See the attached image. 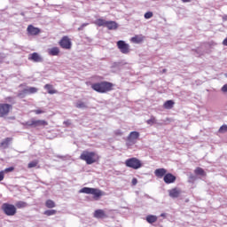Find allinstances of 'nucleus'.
Listing matches in <instances>:
<instances>
[{
    "label": "nucleus",
    "mask_w": 227,
    "mask_h": 227,
    "mask_svg": "<svg viewBox=\"0 0 227 227\" xmlns=\"http://www.w3.org/2000/svg\"><path fill=\"white\" fill-rule=\"evenodd\" d=\"M139 138V132L131 131L127 139L128 146H132V145H136V141Z\"/></svg>",
    "instance_id": "8"
},
{
    "label": "nucleus",
    "mask_w": 227,
    "mask_h": 227,
    "mask_svg": "<svg viewBox=\"0 0 227 227\" xmlns=\"http://www.w3.org/2000/svg\"><path fill=\"white\" fill-rule=\"evenodd\" d=\"M163 180L165 184H175L176 182V176L171 173H168L164 176Z\"/></svg>",
    "instance_id": "13"
},
{
    "label": "nucleus",
    "mask_w": 227,
    "mask_h": 227,
    "mask_svg": "<svg viewBox=\"0 0 227 227\" xmlns=\"http://www.w3.org/2000/svg\"><path fill=\"white\" fill-rule=\"evenodd\" d=\"M106 27H107V29H109L110 31L118 29V23H116L115 21H106Z\"/></svg>",
    "instance_id": "17"
},
{
    "label": "nucleus",
    "mask_w": 227,
    "mask_h": 227,
    "mask_svg": "<svg viewBox=\"0 0 227 227\" xmlns=\"http://www.w3.org/2000/svg\"><path fill=\"white\" fill-rule=\"evenodd\" d=\"M34 113H35V114H43L45 112L43 110H35Z\"/></svg>",
    "instance_id": "42"
},
{
    "label": "nucleus",
    "mask_w": 227,
    "mask_h": 227,
    "mask_svg": "<svg viewBox=\"0 0 227 227\" xmlns=\"http://www.w3.org/2000/svg\"><path fill=\"white\" fill-rule=\"evenodd\" d=\"M2 210L5 215H15L17 214V207L13 204L4 203L2 205Z\"/></svg>",
    "instance_id": "5"
},
{
    "label": "nucleus",
    "mask_w": 227,
    "mask_h": 227,
    "mask_svg": "<svg viewBox=\"0 0 227 227\" xmlns=\"http://www.w3.org/2000/svg\"><path fill=\"white\" fill-rule=\"evenodd\" d=\"M131 42H133V43H139L141 42V39L137 36H135L131 38Z\"/></svg>",
    "instance_id": "36"
},
{
    "label": "nucleus",
    "mask_w": 227,
    "mask_h": 227,
    "mask_svg": "<svg viewBox=\"0 0 227 227\" xmlns=\"http://www.w3.org/2000/svg\"><path fill=\"white\" fill-rule=\"evenodd\" d=\"M59 45L62 49H72V42H70V38H68V36H64L60 40Z\"/></svg>",
    "instance_id": "11"
},
{
    "label": "nucleus",
    "mask_w": 227,
    "mask_h": 227,
    "mask_svg": "<svg viewBox=\"0 0 227 227\" xmlns=\"http://www.w3.org/2000/svg\"><path fill=\"white\" fill-rule=\"evenodd\" d=\"M164 108L165 109H173V106H175L174 100H168L164 103Z\"/></svg>",
    "instance_id": "22"
},
{
    "label": "nucleus",
    "mask_w": 227,
    "mask_h": 227,
    "mask_svg": "<svg viewBox=\"0 0 227 227\" xmlns=\"http://www.w3.org/2000/svg\"><path fill=\"white\" fill-rule=\"evenodd\" d=\"M79 192L82 194H92L94 198H100V196H102V191L97 188L83 187Z\"/></svg>",
    "instance_id": "4"
},
{
    "label": "nucleus",
    "mask_w": 227,
    "mask_h": 227,
    "mask_svg": "<svg viewBox=\"0 0 227 227\" xmlns=\"http://www.w3.org/2000/svg\"><path fill=\"white\" fill-rule=\"evenodd\" d=\"M27 127H45L49 125V123L44 120H31L25 122Z\"/></svg>",
    "instance_id": "6"
},
{
    "label": "nucleus",
    "mask_w": 227,
    "mask_h": 227,
    "mask_svg": "<svg viewBox=\"0 0 227 227\" xmlns=\"http://www.w3.org/2000/svg\"><path fill=\"white\" fill-rule=\"evenodd\" d=\"M145 221H147L149 224H153V223H157V215H148Z\"/></svg>",
    "instance_id": "21"
},
{
    "label": "nucleus",
    "mask_w": 227,
    "mask_h": 227,
    "mask_svg": "<svg viewBox=\"0 0 227 227\" xmlns=\"http://www.w3.org/2000/svg\"><path fill=\"white\" fill-rule=\"evenodd\" d=\"M25 92L27 93V95H32L33 93H37L38 89H36V87H29L25 89Z\"/></svg>",
    "instance_id": "24"
},
{
    "label": "nucleus",
    "mask_w": 227,
    "mask_h": 227,
    "mask_svg": "<svg viewBox=\"0 0 227 227\" xmlns=\"http://www.w3.org/2000/svg\"><path fill=\"white\" fill-rule=\"evenodd\" d=\"M223 20H227V15L223 16Z\"/></svg>",
    "instance_id": "48"
},
{
    "label": "nucleus",
    "mask_w": 227,
    "mask_h": 227,
    "mask_svg": "<svg viewBox=\"0 0 227 227\" xmlns=\"http://www.w3.org/2000/svg\"><path fill=\"white\" fill-rule=\"evenodd\" d=\"M4 180V171H0V182H3Z\"/></svg>",
    "instance_id": "39"
},
{
    "label": "nucleus",
    "mask_w": 227,
    "mask_h": 227,
    "mask_svg": "<svg viewBox=\"0 0 227 227\" xmlns=\"http://www.w3.org/2000/svg\"><path fill=\"white\" fill-rule=\"evenodd\" d=\"M116 136H121V130L118 129L115 131Z\"/></svg>",
    "instance_id": "45"
},
{
    "label": "nucleus",
    "mask_w": 227,
    "mask_h": 227,
    "mask_svg": "<svg viewBox=\"0 0 227 227\" xmlns=\"http://www.w3.org/2000/svg\"><path fill=\"white\" fill-rule=\"evenodd\" d=\"M12 142V138L11 137H6L4 138L1 143H0V146L1 148H4V150H6V148H8V146H10V143Z\"/></svg>",
    "instance_id": "18"
},
{
    "label": "nucleus",
    "mask_w": 227,
    "mask_h": 227,
    "mask_svg": "<svg viewBox=\"0 0 227 227\" xmlns=\"http://www.w3.org/2000/svg\"><path fill=\"white\" fill-rule=\"evenodd\" d=\"M160 217H166V213L160 214Z\"/></svg>",
    "instance_id": "49"
},
{
    "label": "nucleus",
    "mask_w": 227,
    "mask_h": 227,
    "mask_svg": "<svg viewBox=\"0 0 227 227\" xmlns=\"http://www.w3.org/2000/svg\"><path fill=\"white\" fill-rule=\"evenodd\" d=\"M182 194V190L178 188H173L171 190H168V195L170 198L176 199L179 198Z\"/></svg>",
    "instance_id": "12"
},
{
    "label": "nucleus",
    "mask_w": 227,
    "mask_h": 227,
    "mask_svg": "<svg viewBox=\"0 0 227 227\" xmlns=\"http://www.w3.org/2000/svg\"><path fill=\"white\" fill-rule=\"evenodd\" d=\"M44 90H47L50 95H55V93H58V90H54V87L49 83L44 85Z\"/></svg>",
    "instance_id": "19"
},
{
    "label": "nucleus",
    "mask_w": 227,
    "mask_h": 227,
    "mask_svg": "<svg viewBox=\"0 0 227 227\" xmlns=\"http://www.w3.org/2000/svg\"><path fill=\"white\" fill-rule=\"evenodd\" d=\"M132 184H133V185H137V179L133 178L132 179Z\"/></svg>",
    "instance_id": "44"
},
{
    "label": "nucleus",
    "mask_w": 227,
    "mask_h": 227,
    "mask_svg": "<svg viewBox=\"0 0 227 227\" xmlns=\"http://www.w3.org/2000/svg\"><path fill=\"white\" fill-rule=\"evenodd\" d=\"M10 109H12V105L10 104H0V118H4L10 114Z\"/></svg>",
    "instance_id": "9"
},
{
    "label": "nucleus",
    "mask_w": 227,
    "mask_h": 227,
    "mask_svg": "<svg viewBox=\"0 0 227 227\" xmlns=\"http://www.w3.org/2000/svg\"><path fill=\"white\" fill-rule=\"evenodd\" d=\"M38 166V160H33L31 162L28 163L27 168H36Z\"/></svg>",
    "instance_id": "32"
},
{
    "label": "nucleus",
    "mask_w": 227,
    "mask_h": 227,
    "mask_svg": "<svg viewBox=\"0 0 227 227\" xmlns=\"http://www.w3.org/2000/svg\"><path fill=\"white\" fill-rule=\"evenodd\" d=\"M17 208H26L27 207V203L22 200H20L16 203Z\"/></svg>",
    "instance_id": "28"
},
{
    "label": "nucleus",
    "mask_w": 227,
    "mask_h": 227,
    "mask_svg": "<svg viewBox=\"0 0 227 227\" xmlns=\"http://www.w3.org/2000/svg\"><path fill=\"white\" fill-rule=\"evenodd\" d=\"M28 61H33V63H43V57L38 54V52L30 53L28 55Z\"/></svg>",
    "instance_id": "10"
},
{
    "label": "nucleus",
    "mask_w": 227,
    "mask_h": 227,
    "mask_svg": "<svg viewBox=\"0 0 227 227\" xmlns=\"http://www.w3.org/2000/svg\"><path fill=\"white\" fill-rule=\"evenodd\" d=\"M195 175H200V176H205V170H203V168L198 167L195 170H194Z\"/></svg>",
    "instance_id": "29"
},
{
    "label": "nucleus",
    "mask_w": 227,
    "mask_h": 227,
    "mask_svg": "<svg viewBox=\"0 0 227 227\" xmlns=\"http://www.w3.org/2000/svg\"><path fill=\"white\" fill-rule=\"evenodd\" d=\"M64 125H65L66 127H70V125H72V121H70V120L65 121H64Z\"/></svg>",
    "instance_id": "38"
},
{
    "label": "nucleus",
    "mask_w": 227,
    "mask_h": 227,
    "mask_svg": "<svg viewBox=\"0 0 227 227\" xmlns=\"http://www.w3.org/2000/svg\"><path fill=\"white\" fill-rule=\"evenodd\" d=\"M6 102H9V104H12V106L17 104V101L15 100L14 97H7L5 98Z\"/></svg>",
    "instance_id": "31"
},
{
    "label": "nucleus",
    "mask_w": 227,
    "mask_h": 227,
    "mask_svg": "<svg viewBox=\"0 0 227 227\" xmlns=\"http://www.w3.org/2000/svg\"><path fill=\"white\" fill-rule=\"evenodd\" d=\"M45 206L47 208H54L56 207V203L52 200H48L45 202Z\"/></svg>",
    "instance_id": "26"
},
{
    "label": "nucleus",
    "mask_w": 227,
    "mask_h": 227,
    "mask_svg": "<svg viewBox=\"0 0 227 227\" xmlns=\"http://www.w3.org/2000/svg\"><path fill=\"white\" fill-rule=\"evenodd\" d=\"M86 26H88V23H83L80 27H78V31H82Z\"/></svg>",
    "instance_id": "40"
},
{
    "label": "nucleus",
    "mask_w": 227,
    "mask_h": 227,
    "mask_svg": "<svg viewBox=\"0 0 227 227\" xmlns=\"http://www.w3.org/2000/svg\"><path fill=\"white\" fill-rule=\"evenodd\" d=\"M125 165L127 168H131V169H139L143 168V163L137 158H129L125 160Z\"/></svg>",
    "instance_id": "3"
},
{
    "label": "nucleus",
    "mask_w": 227,
    "mask_h": 227,
    "mask_svg": "<svg viewBox=\"0 0 227 227\" xmlns=\"http://www.w3.org/2000/svg\"><path fill=\"white\" fill-rule=\"evenodd\" d=\"M27 95V92H26V89H24L23 90H21V91L18 94V97H19L20 98H25Z\"/></svg>",
    "instance_id": "34"
},
{
    "label": "nucleus",
    "mask_w": 227,
    "mask_h": 227,
    "mask_svg": "<svg viewBox=\"0 0 227 227\" xmlns=\"http://www.w3.org/2000/svg\"><path fill=\"white\" fill-rule=\"evenodd\" d=\"M223 45L227 47V37L223 41Z\"/></svg>",
    "instance_id": "46"
},
{
    "label": "nucleus",
    "mask_w": 227,
    "mask_h": 227,
    "mask_svg": "<svg viewBox=\"0 0 227 227\" xmlns=\"http://www.w3.org/2000/svg\"><path fill=\"white\" fill-rule=\"evenodd\" d=\"M80 159L82 160H85L86 164L91 165L97 162L98 155H97L95 152L83 151L80 156Z\"/></svg>",
    "instance_id": "2"
},
{
    "label": "nucleus",
    "mask_w": 227,
    "mask_h": 227,
    "mask_svg": "<svg viewBox=\"0 0 227 227\" xmlns=\"http://www.w3.org/2000/svg\"><path fill=\"white\" fill-rule=\"evenodd\" d=\"M222 91L223 93H227V84H224L223 87H222Z\"/></svg>",
    "instance_id": "41"
},
{
    "label": "nucleus",
    "mask_w": 227,
    "mask_h": 227,
    "mask_svg": "<svg viewBox=\"0 0 227 227\" xmlns=\"http://www.w3.org/2000/svg\"><path fill=\"white\" fill-rule=\"evenodd\" d=\"M144 17H145V19H152V17H153V12H147L145 13Z\"/></svg>",
    "instance_id": "35"
},
{
    "label": "nucleus",
    "mask_w": 227,
    "mask_h": 227,
    "mask_svg": "<svg viewBox=\"0 0 227 227\" xmlns=\"http://www.w3.org/2000/svg\"><path fill=\"white\" fill-rule=\"evenodd\" d=\"M94 217H96V219H104L105 217H106V212H104V210L97 209L94 212Z\"/></svg>",
    "instance_id": "16"
},
{
    "label": "nucleus",
    "mask_w": 227,
    "mask_h": 227,
    "mask_svg": "<svg viewBox=\"0 0 227 227\" xmlns=\"http://www.w3.org/2000/svg\"><path fill=\"white\" fill-rule=\"evenodd\" d=\"M58 211H56V209H49L44 211V215H48V216L56 215Z\"/></svg>",
    "instance_id": "30"
},
{
    "label": "nucleus",
    "mask_w": 227,
    "mask_h": 227,
    "mask_svg": "<svg viewBox=\"0 0 227 227\" xmlns=\"http://www.w3.org/2000/svg\"><path fill=\"white\" fill-rule=\"evenodd\" d=\"M166 72V69H163V73H165Z\"/></svg>",
    "instance_id": "50"
},
{
    "label": "nucleus",
    "mask_w": 227,
    "mask_h": 227,
    "mask_svg": "<svg viewBox=\"0 0 227 227\" xmlns=\"http://www.w3.org/2000/svg\"><path fill=\"white\" fill-rule=\"evenodd\" d=\"M91 88L94 91H98V93H107V91H111V90H113V83L109 82H101L93 83Z\"/></svg>",
    "instance_id": "1"
},
{
    "label": "nucleus",
    "mask_w": 227,
    "mask_h": 227,
    "mask_svg": "<svg viewBox=\"0 0 227 227\" xmlns=\"http://www.w3.org/2000/svg\"><path fill=\"white\" fill-rule=\"evenodd\" d=\"M166 173H168V170H166V168H157L154 171V175L158 178H162V176H166Z\"/></svg>",
    "instance_id": "15"
},
{
    "label": "nucleus",
    "mask_w": 227,
    "mask_h": 227,
    "mask_svg": "<svg viewBox=\"0 0 227 227\" xmlns=\"http://www.w3.org/2000/svg\"><path fill=\"white\" fill-rule=\"evenodd\" d=\"M189 178H190V182H194L196 180V176L194 175H191Z\"/></svg>",
    "instance_id": "43"
},
{
    "label": "nucleus",
    "mask_w": 227,
    "mask_h": 227,
    "mask_svg": "<svg viewBox=\"0 0 227 227\" xmlns=\"http://www.w3.org/2000/svg\"><path fill=\"white\" fill-rule=\"evenodd\" d=\"M147 125H155L157 124V119L155 118V116L152 115L151 118L149 120L146 121Z\"/></svg>",
    "instance_id": "27"
},
{
    "label": "nucleus",
    "mask_w": 227,
    "mask_h": 227,
    "mask_svg": "<svg viewBox=\"0 0 227 227\" xmlns=\"http://www.w3.org/2000/svg\"><path fill=\"white\" fill-rule=\"evenodd\" d=\"M75 107L77 109H88V105L86 103L82 102V100H78L75 103Z\"/></svg>",
    "instance_id": "20"
},
{
    "label": "nucleus",
    "mask_w": 227,
    "mask_h": 227,
    "mask_svg": "<svg viewBox=\"0 0 227 227\" xmlns=\"http://www.w3.org/2000/svg\"><path fill=\"white\" fill-rule=\"evenodd\" d=\"M28 35H36L40 33V28L35 27L33 25H29L27 28Z\"/></svg>",
    "instance_id": "14"
},
{
    "label": "nucleus",
    "mask_w": 227,
    "mask_h": 227,
    "mask_svg": "<svg viewBox=\"0 0 227 227\" xmlns=\"http://www.w3.org/2000/svg\"><path fill=\"white\" fill-rule=\"evenodd\" d=\"M218 132H220V134L226 133L227 132V125L224 124V125L221 126Z\"/></svg>",
    "instance_id": "33"
},
{
    "label": "nucleus",
    "mask_w": 227,
    "mask_h": 227,
    "mask_svg": "<svg viewBox=\"0 0 227 227\" xmlns=\"http://www.w3.org/2000/svg\"><path fill=\"white\" fill-rule=\"evenodd\" d=\"M183 3H191V0H182Z\"/></svg>",
    "instance_id": "47"
},
{
    "label": "nucleus",
    "mask_w": 227,
    "mask_h": 227,
    "mask_svg": "<svg viewBox=\"0 0 227 227\" xmlns=\"http://www.w3.org/2000/svg\"><path fill=\"white\" fill-rule=\"evenodd\" d=\"M15 168L13 167H10V168H7L4 170V173H12V171H13Z\"/></svg>",
    "instance_id": "37"
},
{
    "label": "nucleus",
    "mask_w": 227,
    "mask_h": 227,
    "mask_svg": "<svg viewBox=\"0 0 227 227\" xmlns=\"http://www.w3.org/2000/svg\"><path fill=\"white\" fill-rule=\"evenodd\" d=\"M107 21L106 20L98 19L95 21V25L102 27L104 26L106 27Z\"/></svg>",
    "instance_id": "23"
},
{
    "label": "nucleus",
    "mask_w": 227,
    "mask_h": 227,
    "mask_svg": "<svg viewBox=\"0 0 227 227\" xmlns=\"http://www.w3.org/2000/svg\"><path fill=\"white\" fill-rule=\"evenodd\" d=\"M117 47L121 54H129V52H130V45H129V43H125L123 40L117 42Z\"/></svg>",
    "instance_id": "7"
},
{
    "label": "nucleus",
    "mask_w": 227,
    "mask_h": 227,
    "mask_svg": "<svg viewBox=\"0 0 227 227\" xmlns=\"http://www.w3.org/2000/svg\"><path fill=\"white\" fill-rule=\"evenodd\" d=\"M224 75H225V77L227 78V73H226Z\"/></svg>",
    "instance_id": "51"
},
{
    "label": "nucleus",
    "mask_w": 227,
    "mask_h": 227,
    "mask_svg": "<svg viewBox=\"0 0 227 227\" xmlns=\"http://www.w3.org/2000/svg\"><path fill=\"white\" fill-rule=\"evenodd\" d=\"M58 54H59V48L58 47H53L49 51L50 56H58Z\"/></svg>",
    "instance_id": "25"
}]
</instances>
